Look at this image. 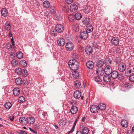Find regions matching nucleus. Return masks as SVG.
<instances>
[{"label":"nucleus","instance_id":"obj_1","mask_svg":"<svg viewBox=\"0 0 134 134\" xmlns=\"http://www.w3.org/2000/svg\"><path fill=\"white\" fill-rule=\"evenodd\" d=\"M70 68L73 71L77 70L79 68V63L76 59L70 60L68 62Z\"/></svg>","mask_w":134,"mask_h":134},{"label":"nucleus","instance_id":"obj_2","mask_svg":"<svg viewBox=\"0 0 134 134\" xmlns=\"http://www.w3.org/2000/svg\"><path fill=\"white\" fill-rule=\"evenodd\" d=\"M71 27L73 31L75 32H78L79 30V24L72 23L71 25Z\"/></svg>","mask_w":134,"mask_h":134},{"label":"nucleus","instance_id":"obj_3","mask_svg":"<svg viewBox=\"0 0 134 134\" xmlns=\"http://www.w3.org/2000/svg\"><path fill=\"white\" fill-rule=\"evenodd\" d=\"M118 69L120 72H123L126 70V66L125 64L120 63L118 66Z\"/></svg>","mask_w":134,"mask_h":134},{"label":"nucleus","instance_id":"obj_4","mask_svg":"<svg viewBox=\"0 0 134 134\" xmlns=\"http://www.w3.org/2000/svg\"><path fill=\"white\" fill-rule=\"evenodd\" d=\"M64 29V27L62 25L57 24L55 27V31L58 33H61L63 31Z\"/></svg>","mask_w":134,"mask_h":134},{"label":"nucleus","instance_id":"obj_5","mask_svg":"<svg viewBox=\"0 0 134 134\" xmlns=\"http://www.w3.org/2000/svg\"><path fill=\"white\" fill-rule=\"evenodd\" d=\"M74 45L71 42H68L65 45V47L67 50L71 51L74 48Z\"/></svg>","mask_w":134,"mask_h":134},{"label":"nucleus","instance_id":"obj_6","mask_svg":"<svg viewBox=\"0 0 134 134\" xmlns=\"http://www.w3.org/2000/svg\"><path fill=\"white\" fill-rule=\"evenodd\" d=\"M80 37L83 40L86 39L88 37L87 31H84L80 33Z\"/></svg>","mask_w":134,"mask_h":134},{"label":"nucleus","instance_id":"obj_7","mask_svg":"<svg viewBox=\"0 0 134 134\" xmlns=\"http://www.w3.org/2000/svg\"><path fill=\"white\" fill-rule=\"evenodd\" d=\"M99 110L98 106L96 105H92L90 108L91 112L93 113H95L98 112Z\"/></svg>","mask_w":134,"mask_h":134},{"label":"nucleus","instance_id":"obj_8","mask_svg":"<svg viewBox=\"0 0 134 134\" xmlns=\"http://www.w3.org/2000/svg\"><path fill=\"white\" fill-rule=\"evenodd\" d=\"M104 72L106 74L110 75L113 71L112 68L109 66H107L104 69Z\"/></svg>","mask_w":134,"mask_h":134},{"label":"nucleus","instance_id":"obj_9","mask_svg":"<svg viewBox=\"0 0 134 134\" xmlns=\"http://www.w3.org/2000/svg\"><path fill=\"white\" fill-rule=\"evenodd\" d=\"M111 42L113 45L116 46L118 45L119 42V40L118 37H113L111 38Z\"/></svg>","mask_w":134,"mask_h":134},{"label":"nucleus","instance_id":"obj_10","mask_svg":"<svg viewBox=\"0 0 134 134\" xmlns=\"http://www.w3.org/2000/svg\"><path fill=\"white\" fill-rule=\"evenodd\" d=\"M96 72L98 76H102L105 72L103 69L102 68H99L96 70Z\"/></svg>","mask_w":134,"mask_h":134},{"label":"nucleus","instance_id":"obj_11","mask_svg":"<svg viewBox=\"0 0 134 134\" xmlns=\"http://www.w3.org/2000/svg\"><path fill=\"white\" fill-rule=\"evenodd\" d=\"M86 66L87 68L89 69H92L94 66V63L91 61H88L86 63Z\"/></svg>","mask_w":134,"mask_h":134},{"label":"nucleus","instance_id":"obj_12","mask_svg":"<svg viewBox=\"0 0 134 134\" xmlns=\"http://www.w3.org/2000/svg\"><path fill=\"white\" fill-rule=\"evenodd\" d=\"M82 21L84 24L87 25L91 23L90 19L88 17H84Z\"/></svg>","mask_w":134,"mask_h":134},{"label":"nucleus","instance_id":"obj_13","mask_svg":"<svg viewBox=\"0 0 134 134\" xmlns=\"http://www.w3.org/2000/svg\"><path fill=\"white\" fill-rule=\"evenodd\" d=\"M111 77L113 79H115L117 78L118 75V73L117 71L115 70L112 71L110 74Z\"/></svg>","mask_w":134,"mask_h":134},{"label":"nucleus","instance_id":"obj_14","mask_svg":"<svg viewBox=\"0 0 134 134\" xmlns=\"http://www.w3.org/2000/svg\"><path fill=\"white\" fill-rule=\"evenodd\" d=\"M57 43L60 46H63L65 44V40L63 38H60L58 40Z\"/></svg>","mask_w":134,"mask_h":134},{"label":"nucleus","instance_id":"obj_15","mask_svg":"<svg viewBox=\"0 0 134 134\" xmlns=\"http://www.w3.org/2000/svg\"><path fill=\"white\" fill-rule=\"evenodd\" d=\"M85 52L87 54H90L92 53L93 52L92 48L89 46L86 47L85 49Z\"/></svg>","mask_w":134,"mask_h":134},{"label":"nucleus","instance_id":"obj_16","mask_svg":"<svg viewBox=\"0 0 134 134\" xmlns=\"http://www.w3.org/2000/svg\"><path fill=\"white\" fill-rule=\"evenodd\" d=\"M78 110L77 107L75 106H72L70 109L71 113L73 114H76Z\"/></svg>","mask_w":134,"mask_h":134},{"label":"nucleus","instance_id":"obj_17","mask_svg":"<svg viewBox=\"0 0 134 134\" xmlns=\"http://www.w3.org/2000/svg\"><path fill=\"white\" fill-rule=\"evenodd\" d=\"M104 81L106 82H109L111 80V78L109 75L106 74L103 77Z\"/></svg>","mask_w":134,"mask_h":134},{"label":"nucleus","instance_id":"obj_18","mask_svg":"<svg viewBox=\"0 0 134 134\" xmlns=\"http://www.w3.org/2000/svg\"><path fill=\"white\" fill-rule=\"evenodd\" d=\"M70 9L72 12H74L77 10V7L75 4H72L70 6Z\"/></svg>","mask_w":134,"mask_h":134},{"label":"nucleus","instance_id":"obj_19","mask_svg":"<svg viewBox=\"0 0 134 134\" xmlns=\"http://www.w3.org/2000/svg\"><path fill=\"white\" fill-rule=\"evenodd\" d=\"M81 92L79 91H76L74 94V97L76 99L79 98L81 96Z\"/></svg>","mask_w":134,"mask_h":134},{"label":"nucleus","instance_id":"obj_20","mask_svg":"<svg viewBox=\"0 0 134 134\" xmlns=\"http://www.w3.org/2000/svg\"><path fill=\"white\" fill-rule=\"evenodd\" d=\"M112 60L109 58H106L104 60V62L106 65L109 66L111 63Z\"/></svg>","mask_w":134,"mask_h":134},{"label":"nucleus","instance_id":"obj_21","mask_svg":"<svg viewBox=\"0 0 134 134\" xmlns=\"http://www.w3.org/2000/svg\"><path fill=\"white\" fill-rule=\"evenodd\" d=\"M35 119L32 117H29L27 118V123L29 124H33L35 122Z\"/></svg>","mask_w":134,"mask_h":134},{"label":"nucleus","instance_id":"obj_22","mask_svg":"<svg viewBox=\"0 0 134 134\" xmlns=\"http://www.w3.org/2000/svg\"><path fill=\"white\" fill-rule=\"evenodd\" d=\"M99 108V109L101 110H105L106 108V105L105 104L103 103H100L98 106Z\"/></svg>","mask_w":134,"mask_h":134},{"label":"nucleus","instance_id":"obj_23","mask_svg":"<svg viewBox=\"0 0 134 134\" xmlns=\"http://www.w3.org/2000/svg\"><path fill=\"white\" fill-rule=\"evenodd\" d=\"M13 94L14 96H16L19 95L20 93L19 89L18 88H15L13 90Z\"/></svg>","mask_w":134,"mask_h":134},{"label":"nucleus","instance_id":"obj_24","mask_svg":"<svg viewBox=\"0 0 134 134\" xmlns=\"http://www.w3.org/2000/svg\"><path fill=\"white\" fill-rule=\"evenodd\" d=\"M15 71L16 73L19 75H21L23 73V70L19 68H17L15 69Z\"/></svg>","mask_w":134,"mask_h":134},{"label":"nucleus","instance_id":"obj_25","mask_svg":"<svg viewBox=\"0 0 134 134\" xmlns=\"http://www.w3.org/2000/svg\"><path fill=\"white\" fill-rule=\"evenodd\" d=\"M93 26L90 24L86 26V31H89L90 32H91L93 31Z\"/></svg>","mask_w":134,"mask_h":134},{"label":"nucleus","instance_id":"obj_26","mask_svg":"<svg viewBox=\"0 0 134 134\" xmlns=\"http://www.w3.org/2000/svg\"><path fill=\"white\" fill-rule=\"evenodd\" d=\"M19 119L20 123L22 124H27V118L24 117H22L20 118Z\"/></svg>","mask_w":134,"mask_h":134},{"label":"nucleus","instance_id":"obj_27","mask_svg":"<svg viewBox=\"0 0 134 134\" xmlns=\"http://www.w3.org/2000/svg\"><path fill=\"white\" fill-rule=\"evenodd\" d=\"M43 6L44 8L48 9L49 8L50 4L49 2L47 1H45L43 3Z\"/></svg>","mask_w":134,"mask_h":134},{"label":"nucleus","instance_id":"obj_28","mask_svg":"<svg viewBox=\"0 0 134 134\" xmlns=\"http://www.w3.org/2000/svg\"><path fill=\"white\" fill-rule=\"evenodd\" d=\"M91 8L90 6H86L84 9L83 12L85 13H90L91 11Z\"/></svg>","mask_w":134,"mask_h":134},{"label":"nucleus","instance_id":"obj_29","mask_svg":"<svg viewBox=\"0 0 134 134\" xmlns=\"http://www.w3.org/2000/svg\"><path fill=\"white\" fill-rule=\"evenodd\" d=\"M1 13L3 17H6L7 15L8 12L6 9L3 8L1 10Z\"/></svg>","mask_w":134,"mask_h":134},{"label":"nucleus","instance_id":"obj_30","mask_svg":"<svg viewBox=\"0 0 134 134\" xmlns=\"http://www.w3.org/2000/svg\"><path fill=\"white\" fill-rule=\"evenodd\" d=\"M5 29L7 30L11 31V26L8 23H7L4 25Z\"/></svg>","mask_w":134,"mask_h":134},{"label":"nucleus","instance_id":"obj_31","mask_svg":"<svg viewBox=\"0 0 134 134\" xmlns=\"http://www.w3.org/2000/svg\"><path fill=\"white\" fill-rule=\"evenodd\" d=\"M104 64L103 61L99 60L97 62V66L99 68H102Z\"/></svg>","mask_w":134,"mask_h":134},{"label":"nucleus","instance_id":"obj_32","mask_svg":"<svg viewBox=\"0 0 134 134\" xmlns=\"http://www.w3.org/2000/svg\"><path fill=\"white\" fill-rule=\"evenodd\" d=\"M121 125L124 127H126L128 126V123L127 121L124 120H122L121 122Z\"/></svg>","mask_w":134,"mask_h":134},{"label":"nucleus","instance_id":"obj_33","mask_svg":"<svg viewBox=\"0 0 134 134\" xmlns=\"http://www.w3.org/2000/svg\"><path fill=\"white\" fill-rule=\"evenodd\" d=\"M15 81L16 83L18 85H21L22 83V80L21 78H17L15 79Z\"/></svg>","mask_w":134,"mask_h":134},{"label":"nucleus","instance_id":"obj_34","mask_svg":"<svg viewBox=\"0 0 134 134\" xmlns=\"http://www.w3.org/2000/svg\"><path fill=\"white\" fill-rule=\"evenodd\" d=\"M12 104L9 102H7L5 104L4 107L7 109H10L12 106Z\"/></svg>","mask_w":134,"mask_h":134},{"label":"nucleus","instance_id":"obj_35","mask_svg":"<svg viewBox=\"0 0 134 134\" xmlns=\"http://www.w3.org/2000/svg\"><path fill=\"white\" fill-rule=\"evenodd\" d=\"M20 64L24 67H26L27 66V63L24 60H21L20 61Z\"/></svg>","mask_w":134,"mask_h":134},{"label":"nucleus","instance_id":"obj_36","mask_svg":"<svg viewBox=\"0 0 134 134\" xmlns=\"http://www.w3.org/2000/svg\"><path fill=\"white\" fill-rule=\"evenodd\" d=\"M74 85L76 88H78L80 87L81 83L79 81L76 80L74 82Z\"/></svg>","mask_w":134,"mask_h":134},{"label":"nucleus","instance_id":"obj_37","mask_svg":"<svg viewBox=\"0 0 134 134\" xmlns=\"http://www.w3.org/2000/svg\"><path fill=\"white\" fill-rule=\"evenodd\" d=\"M72 75L75 78H78L79 77V73L77 71H74L72 72Z\"/></svg>","mask_w":134,"mask_h":134},{"label":"nucleus","instance_id":"obj_38","mask_svg":"<svg viewBox=\"0 0 134 134\" xmlns=\"http://www.w3.org/2000/svg\"><path fill=\"white\" fill-rule=\"evenodd\" d=\"M132 85L126 82L124 85V87L127 89H129L131 88L132 87Z\"/></svg>","mask_w":134,"mask_h":134},{"label":"nucleus","instance_id":"obj_39","mask_svg":"<svg viewBox=\"0 0 134 134\" xmlns=\"http://www.w3.org/2000/svg\"><path fill=\"white\" fill-rule=\"evenodd\" d=\"M83 134H88L89 132V130L86 127L83 128L81 131Z\"/></svg>","mask_w":134,"mask_h":134},{"label":"nucleus","instance_id":"obj_40","mask_svg":"<svg viewBox=\"0 0 134 134\" xmlns=\"http://www.w3.org/2000/svg\"><path fill=\"white\" fill-rule=\"evenodd\" d=\"M16 57L19 59H21L23 56V53L21 52H18L16 53Z\"/></svg>","mask_w":134,"mask_h":134},{"label":"nucleus","instance_id":"obj_41","mask_svg":"<svg viewBox=\"0 0 134 134\" xmlns=\"http://www.w3.org/2000/svg\"><path fill=\"white\" fill-rule=\"evenodd\" d=\"M11 63L13 66H16L18 64V62L16 60L13 59L11 61Z\"/></svg>","mask_w":134,"mask_h":134},{"label":"nucleus","instance_id":"obj_42","mask_svg":"<svg viewBox=\"0 0 134 134\" xmlns=\"http://www.w3.org/2000/svg\"><path fill=\"white\" fill-rule=\"evenodd\" d=\"M76 122H77V121L76 120L74 123V124L73 126L71 128V130H70V131H69L68 132V134L71 133L73 132V131L74 130V129L75 128V126L76 125Z\"/></svg>","mask_w":134,"mask_h":134},{"label":"nucleus","instance_id":"obj_43","mask_svg":"<svg viewBox=\"0 0 134 134\" xmlns=\"http://www.w3.org/2000/svg\"><path fill=\"white\" fill-rule=\"evenodd\" d=\"M117 78L118 80L120 81H122L124 79V76L121 73H120L119 74H118V76Z\"/></svg>","mask_w":134,"mask_h":134},{"label":"nucleus","instance_id":"obj_44","mask_svg":"<svg viewBox=\"0 0 134 134\" xmlns=\"http://www.w3.org/2000/svg\"><path fill=\"white\" fill-rule=\"evenodd\" d=\"M25 101V99L23 96L19 97L18 99V101L20 103H23Z\"/></svg>","mask_w":134,"mask_h":134},{"label":"nucleus","instance_id":"obj_45","mask_svg":"<svg viewBox=\"0 0 134 134\" xmlns=\"http://www.w3.org/2000/svg\"><path fill=\"white\" fill-rule=\"evenodd\" d=\"M95 81L97 82H100L102 80L100 77L99 76H97L94 78Z\"/></svg>","mask_w":134,"mask_h":134},{"label":"nucleus","instance_id":"obj_46","mask_svg":"<svg viewBox=\"0 0 134 134\" xmlns=\"http://www.w3.org/2000/svg\"><path fill=\"white\" fill-rule=\"evenodd\" d=\"M50 11L52 12V13H53V14L55 13V8L54 7L52 6L50 7H49Z\"/></svg>","mask_w":134,"mask_h":134},{"label":"nucleus","instance_id":"obj_47","mask_svg":"<svg viewBox=\"0 0 134 134\" xmlns=\"http://www.w3.org/2000/svg\"><path fill=\"white\" fill-rule=\"evenodd\" d=\"M129 79L130 81H134V75H132L130 76Z\"/></svg>","mask_w":134,"mask_h":134},{"label":"nucleus","instance_id":"obj_48","mask_svg":"<svg viewBox=\"0 0 134 134\" xmlns=\"http://www.w3.org/2000/svg\"><path fill=\"white\" fill-rule=\"evenodd\" d=\"M7 49L9 51H10L12 50V46L9 43L7 44Z\"/></svg>","mask_w":134,"mask_h":134},{"label":"nucleus","instance_id":"obj_49","mask_svg":"<svg viewBox=\"0 0 134 134\" xmlns=\"http://www.w3.org/2000/svg\"><path fill=\"white\" fill-rule=\"evenodd\" d=\"M132 72V71L130 69L128 71H126H126H125V74L126 75V76H127L128 75H127V74H130L131 72Z\"/></svg>","mask_w":134,"mask_h":134},{"label":"nucleus","instance_id":"obj_50","mask_svg":"<svg viewBox=\"0 0 134 134\" xmlns=\"http://www.w3.org/2000/svg\"><path fill=\"white\" fill-rule=\"evenodd\" d=\"M23 72L22 74H24V76H26L28 74L27 70L24 69H23Z\"/></svg>","mask_w":134,"mask_h":134},{"label":"nucleus","instance_id":"obj_51","mask_svg":"<svg viewBox=\"0 0 134 134\" xmlns=\"http://www.w3.org/2000/svg\"><path fill=\"white\" fill-rule=\"evenodd\" d=\"M42 115L44 117V118H47L48 116V114L47 112H43L42 113Z\"/></svg>","mask_w":134,"mask_h":134},{"label":"nucleus","instance_id":"obj_52","mask_svg":"<svg viewBox=\"0 0 134 134\" xmlns=\"http://www.w3.org/2000/svg\"><path fill=\"white\" fill-rule=\"evenodd\" d=\"M75 17H68L69 21L71 22L74 21L75 20Z\"/></svg>","mask_w":134,"mask_h":134},{"label":"nucleus","instance_id":"obj_53","mask_svg":"<svg viewBox=\"0 0 134 134\" xmlns=\"http://www.w3.org/2000/svg\"><path fill=\"white\" fill-rule=\"evenodd\" d=\"M74 17H82V15L80 13H77L74 15Z\"/></svg>","mask_w":134,"mask_h":134},{"label":"nucleus","instance_id":"obj_54","mask_svg":"<svg viewBox=\"0 0 134 134\" xmlns=\"http://www.w3.org/2000/svg\"><path fill=\"white\" fill-rule=\"evenodd\" d=\"M55 32L56 31H55V30L54 29H52L51 30V32L52 36H54L55 34Z\"/></svg>","mask_w":134,"mask_h":134},{"label":"nucleus","instance_id":"obj_55","mask_svg":"<svg viewBox=\"0 0 134 134\" xmlns=\"http://www.w3.org/2000/svg\"><path fill=\"white\" fill-rule=\"evenodd\" d=\"M10 56L11 58H13L15 56V54L13 52H11L9 53Z\"/></svg>","mask_w":134,"mask_h":134},{"label":"nucleus","instance_id":"obj_56","mask_svg":"<svg viewBox=\"0 0 134 134\" xmlns=\"http://www.w3.org/2000/svg\"><path fill=\"white\" fill-rule=\"evenodd\" d=\"M73 1V0H66V2L68 4H70Z\"/></svg>","mask_w":134,"mask_h":134},{"label":"nucleus","instance_id":"obj_57","mask_svg":"<svg viewBox=\"0 0 134 134\" xmlns=\"http://www.w3.org/2000/svg\"><path fill=\"white\" fill-rule=\"evenodd\" d=\"M20 134H27V133L25 131L22 130H20V132H19Z\"/></svg>","mask_w":134,"mask_h":134},{"label":"nucleus","instance_id":"obj_58","mask_svg":"<svg viewBox=\"0 0 134 134\" xmlns=\"http://www.w3.org/2000/svg\"><path fill=\"white\" fill-rule=\"evenodd\" d=\"M14 116L13 115L10 116L9 117V119L10 120L12 121H13L14 120Z\"/></svg>","mask_w":134,"mask_h":134},{"label":"nucleus","instance_id":"obj_59","mask_svg":"<svg viewBox=\"0 0 134 134\" xmlns=\"http://www.w3.org/2000/svg\"><path fill=\"white\" fill-rule=\"evenodd\" d=\"M30 130L32 132L36 134L37 133L36 132L34 131L33 129H32L31 128H29Z\"/></svg>","mask_w":134,"mask_h":134},{"label":"nucleus","instance_id":"obj_60","mask_svg":"<svg viewBox=\"0 0 134 134\" xmlns=\"http://www.w3.org/2000/svg\"><path fill=\"white\" fill-rule=\"evenodd\" d=\"M76 134H83L81 131H77Z\"/></svg>","mask_w":134,"mask_h":134},{"label":"nucleus","instance_id":"obj_61","mask_svg":"<svg viewBox=\"0 0 134 134\" xmlns=\"http://www.w3.org/2000/svg\"><path fill=\"white\" fill-rule=\"evenodd\" d=\"M12 42V44L13 45V48H15V43L14 42Z\"/></svg>","mask_w":134,"mask_h":134},{"label":"nucleus","instance_id":"obj_62","mask_svg":"<svg viewBox=\"0 0 134 134\" xmlns=\"http://www.w3.org/2000/svg\"><path fill=\"white\" fill-rule=\"evenodd\" d=\"M75 20H80L82 17H75Z\"/></svg>","mask_w":134,"mask_h":134},{"label":"nucleus","instance_id":"obj_63","mask_svg":"<svg viewBox=\"0 0 134 134\" xmlns=\"http://www.w3.org/2000/svg\"><path fill=\"white\" fill-rule=\"evenodd\" d=\"M54 126L55 128L57 129L58 128V126L56 125H55V124L54 125Z\"/></svg>","mask_w":134,"mask_h":134},{"label":"nucleus","instance_id":"obj_64","mask_svg":"<svg viewBox=\"0 0 134 134\" xmlns=\"http://www.w3.org/2000/svg\"><path fill=\"white\" fill-rule=\"evenodd\" d=\"M10 31V32L9 33V36L10 37H11L12 36V34L11 32V31Z\"/></svg>","mask_w":134,"mask_h":134}]
</instances>
